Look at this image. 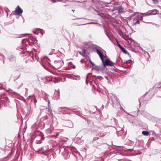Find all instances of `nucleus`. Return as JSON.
<instances>
[{
  "mask_svg": "<svg viewBox=\"0 0 161 161\" xmlns=\"http://www.w3.org/2000/svg\"><path fill=\"white\" fill-rule=\"evenodd\" d=\"M102 62L104 66H109L111 67V69L113 70H117V69L114 66V63L112 62L109 59H107L104 60V59Z\"/></svg>",
  "mask_w": 161,
  "mask_h": 161,
  "instance_id": "nucleus-1",
  "label": "nucleus"
},
{
  "mask_svg": "<svg viewBox=\"0 0 161 161\" xmlns=\"http://www.w3.org/2000/svg\"><path fill=\"white\" fill-rule=\"evenodd\" d=\"M23 11L20 7L18 5L14 11L15 14H21L23 13Z\"/></svg>",
  "mask_w": 161,
  "mask_h": 161,
  "instance_id": "nucleus-2",
  "label": "nucleus"
},
{
  "mask_svg": "<svg viewBox=\"0 0 161 161\" xmlns=\"http://www.w3.org/2000/svg\"><path fill=\"white\" fill-rule=\"evenodd\" d=\"M96 52L97 54L99 56L102 61H103L105 57L103 54V53L99 49H97L96 50Z\"/></svg>",
  "mask_w": 161,
  "mask_h": 161,
  "instance_id": "nucleus-3",
  "label": "nucleus"
},
{
  "mask_svg": "<svg viewBox=\"0 0 161 161\" xmlns=\"http://www.w3.org/2000/svg\"><path fill=\"white\" fill-rule=\"evenodd\" d=\"M158 12V11L156 9L153 10L152 11H149L147 14V15H154L155 14H157V13Z\"/></svg>",
  "mask_w": 161,
  "mask_h": 161,
  "instance_id": "nucleus-4",
  "label": "nucleus"
},
{
  "mask_svg": "<svg viewBox=\"0 0 161 161\" xmlns=\"http://www.w3.org/2000/svg\"><path fill=\"white\" fill-rule=\"evenodd\" d=\"M64 157L65 159H67L69 157V153L66 151H65L64 152Z\"/></svg>",
  "mask_w": 161,
  "mask_h": 161,
  "instance_id": "nucleus-5",
  "label": "nucleus"
},
{
  "mask_svg": "<svg viewBox=\"0 0 161 161\" xmlns=\"http://www.w3.org/2000/svg\"><path fill=\"white\" fill-rule=\"evenodd\" d=\"M117 10L120 12H123L124 11V9L121 6H119L117 8Z\"/></svg>",
  "mask_w": 161,
  "mask_h": 161,
  "instance_id": "nucleus-6",
  "label": "nucleus"
},
{
  "mask_svg": "<svg viewBox=\"0 0 161 161\" xmlns=\"http://www.w3.org/2000/svg\"><path fill=\"white\" fill-rule=\"evenodd\" d=\"M75 66H74V65H72V64L70 63L68 69H75Z\"/></svg>",
  "mask_w": 161,
  "mask_h": 161,
  "instance_id": "nucleus-7",
  "label": "nucleus"
},
{
  "mask_svg": "<svg viewBox=\"0 0 161 161\" xmlns=\"http://www.w3.org/2000/svg\"><path fill=\"white\" fill-rule=\"evenodd\" d=\"M142 133L143 135L147 136L149 134V132L147 131H143Z\"/></svg>",
  "mask_w": 161,
  "mask_h": 161,
  "instance_id": "nucleus-8",
  "label": "nucleus"
},
{
  "mask_svg": "<svg viewBox=\"0 0 161 161\" xmlns=\"http://www.w3.org/2000/svg\"><path fill=\"white\" fill-rule=\"evenodd\" d=\"M121 51L127 54L128 52L124 47H120Z\"/></svg>",
  "mask_w": 161,
  "mask_h": 161,
  "instance_id": "nucleus-9",
  "label": "nucleus"
},
{
  "mask_svg": "<svg viewBox=\"0 0 161 161\" xmlns=\"http://www.w3.org/2000/svg\"><path fill=\"white\" fill-rule=\"evenodd\" d=\"M9 59L10 61L12 62L14 61L15 60V59L14 57L13 56H10L9 57Z\"/></svg>",
  "mask_w": 161,
  "mask_h": 161,
  "instance_id": "nucleus-10",
  "label": "nucleus"
},
{
  "mask_svg": "<svg viewBox=\"0 0 161 161\" xmlns=\"http://www.w3.org/2000/svg\"><path fill=\"white\" fill-rule=\"evenodd\" d=\"M161 84V83L160 82H158V83H157L155 85V86L156 87V88H160L161 87V86H159V85H160V84Z\"/></svg>",
  "mask_w": 161,
  "mask_h": 161,
  "instance_id": "nucleus-11",
  "label": "nucleus"
},
{
  "mask_svg": "<svg viewBox=\"0 0 161 161\" xmlns=\"http://www.w3.org/2000/svg\"><path fill=\"white\" fill-rule=\"evenodd\" d=\"M140 24V21L139 20H138L137 21L134 23L133 24V25H136L137 24Z\"/></svg>",
  "mask_w": 161,
  "mask_h": 161,
  "instance_id": "nucleus-12",
  "label": "nucleus"
},
{
  "mask_svg": "<svg viewBox=\"0 0 161 161\" xmlns=\"http://www.w3.org/2000/svg\"><path fill=\"white\" fill-rule=\"evenodd\" d=\"M152 1H153V2L155 4L157 3H158V0H152Z\"/></svg>",
  "mask_w": 161,
  "mask_h": 161,
  "instance_id": "nucleus-13",
  "label": "nucleus"
},
{
  "mask_svg": "<svg viewBox=\"0 0 161 161\" xmlns=\"http://www.w3.org/2000/svg\"><path fill=\"white\" fill-rule=\"evenodd\" d=\"M49 112H50V114H52V109H49Z\"/></svg>",
  "mask_w": 161,
  "mask_h": 161,
  "instance_id": "nucleus-14",
  "label": "nucleus"
},
{
  "mask_svg": "<svg viewBox=\"0 0 161 161\" xmlns=\"http://www.w3.org/2000/svg\"><path fill=\"white\" fill-rule=\"evenodd\" d=\"M119 47L120 48V47H122L119 44Z\"/></svg>",
  "mask_w": 161,
  "mask_h": 161,
  "instance_id": "nucleus-15",
  "label": "nucleus"
},
{
  "mask_svg": "<svg viewBox=\"0 0 161 161\" xmlns=\"http://www.w3.org/2000/svg\"><path fill=\"white\" fill-rule=\"evenodd\" d=\"M51 1L53 3H55V0H51Z\"/></svg>",
  "mask_w": 161,
  "mask_h": 161,
  "instance_id": "nucleus-16",
  "label": "nucleus"
},
{
  "mask_svg": "<svg viewBox=\"0 0 161 161\" xmlns=\"http://www.w3.org/2000/svg\"><path fill=\"white\" fill-rule=\"evenodd\" d=\"M53 82H54V83H56V81L55 80H54L53 81Z\"/></svg>",
  "mask_w": 161,
  "mask_h": 161,
  "instance_id": "nucleus-17",
  "label": "nucleus"
},
{
  "mask_svg": "<svg viewBox=\"0 0 161 161\" xmlns=\"http://www.w3.org/2000/svg\"><path fill=\"white\" fill-rule=\"evenodd\" d=\"M91 63L92 65H94V64L92 62H91Z\"/></svg>",
  "mask_w": 161,
  "mask_h": 161,
  "instance_id": "nucleus-18",
  "label": "nucleus"
},
{
  "mask_svg": "<svg viewBox=\"0 0 161 161\" xmlns=\"http://www.w3.org/2000/svg\"><path fill=\"white\" fill-rule=\"evenodd\" d=\"M72 11H73V12H75V10H72Z\"/></svg>",
  "mask_w": 161,
  "mask_h": 161,
  "instance_id": "nucleus-19",
  "label": "nucleus"
},
{
  "mask_svg": "<svg viewBox=\"0 0 161 161\" xmlns=\"http://www.w3.org/2000/svg\"><path fill=\"white\" fill-rule=\"evenodd\" d=\"M48 105L50 104V102L49 101H48Z\"/></svg>",
  "mask_w": 161,
  "mask_h": 161,
  "instance_id": "nucleus-20",
  "label": "nucleus"
},
{
  "mask_svg": "<svg viewBox=\"0 0 161 161\" xmlns=\"http://www.w3.org/2000/svg\"><path fill=\"white\" fill-rule=\"evenodd\" d=\"M64 107H62V108H61V109H64Z\"/></svg>",
  "mask_w": 161,
  "mask_h": 161,
  "instance_id": "nucleus-21",
  "label": "nucleus"
},
{
  "mask_svg": "<svg viewBox=\"0 0 161 161\" xmlns=\"http://www.w3.org/2000/svg\"><path fill=\"white\" fill-rule=\"evenodd\" d=\"M83 52L84 53H85V52L84 50H83Z\"/></svg>",
  "mask_w": 161,
  "mask_h": 161,
  "instance_id": "nucleus-22",
  "label": "nucleus"
},
{
  "mask_svg": "<svg viewBox=\"0 0 161 161\" xmlns=\"http://www.w3.org/2000/svg\"><path fill=\"white\" fill-rule=\"evenodd\" d=\"M57 92L58 93H59V92L58 91H57Z\"/></svg>",
  "mask_w": 161,
  "mask_h": 161,
  "instance_id": "nucleus-23",
  "label": "nucleus"
},
{
  "mask_svg": "<svg viewBox=\"0 0 161 161\" xmlns=\"http://www.w3.org/2000/svg\"><path fill=\"white\" fill-rule=\"evenodd\" d=\"M64 6H67V5H64Z\"/></svg>",
  "mask_w": 161,
  "mask_h": 161,
  "instance_id": "nucleus-24",
  "label": "nucleus"
},
{
  "mask_svg": "<svg viewBox=\"0 0 161 161\" xmlns=\"http://www.w3.org/2000/svg\"><path fill=\"white\" fill-rule=\"evenodd\" d=\"M141 18H142V17H141Z\"/></svg>",
  "mask_w": 161,
  "mask_h": 161,
  "instance_id": "nucleus-25",
  "label": "nucleus"
},
{
  "mask_svg": "<svg viewBox=\"0 0 161 161\" xmlns=\"http://www.w3.org/2000/svg\"><path fill=\"white\" fill-rule=\"evenodd\" d=\"M0 85H1V84H0Z\"/></svg>",
  "mask_w": 161,
  "mask_h": 161,
  "instance_id": "nucleus-26",
  "label": "nucleus"
}]
</instances>
